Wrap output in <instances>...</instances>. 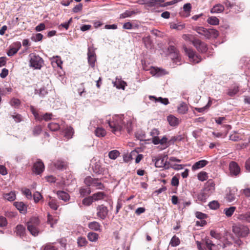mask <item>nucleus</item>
Returning a JSON list of instances; mask_svg holds the SVG:
<instances>
[{"mask_svg": "<svg viewBox=\"0 0 250 250\" xmlns=\"http://www.w3.org/2000/svg\"><path fill=\"white\" fill-rule=\"evenodd\" d=\"M124 115H114L112 117L111 121H108L109 126L111 129V131L115 134L118 135L120 134L123 130L125 121Z\"/></svg>", "mask_w": 250, "mask_h": 250, "instance_id": "nucleus-1", "label": "nucleus"}, {"mask_svg": "<svg viewBox=\"0 0 250 250\" xmlns=\"http://www.w3.org/2000/svg\"><path fill=\"white\" fill-rule=\"evenodd\" d=\"M193 29L206 39L216 38L219 35L218 31L213 28L206 29L201 26H196Z\"/></svg>", "mask_w": 250, "mask_h": 250, "instance_id": "nucleus-2", "label": "nucleus"}, {"mask_svg": "<svg viewBox=\"0 0 250 250\" xmlns=\"http://www.w3.org/2000/svg\"><path fill=\"white\" fill-rule=\"evenodd\" d=\"M40 224V221L38 217H32L27 223V228L30 233L34 236H37L40 233L38 226Z\"/></svg>", "mask_w": 250, "mask_h": 250, "instance_id": "nucleus-3", "label": "nucleus"}, {"mask_svg": "<svg viewBox=\"0 0 250 250\" xmlns=\"http://www.w3.org/2000/svg\"><path fill=\"white\" fill-rule=\"evenodd\" d=\"M30 67L35 69H40L42 66L43 61L39 55L32 53L29 55Z\"/></svg>", "mask_w": 250, "mask_h": 250, "instance_id": "nucleus-4", "label": "nucleus"}, {"mask_svg": "<svg viewBox=\"0 0 250 250\" xmlns=\"http://www.w3.org/2000/svg\"><path fill=\"white\" fill-rule=\"evenodd\" d=\"M182 0H173L171 1L164 3V0H145V3L149 6H160L161 7H166L168 5L175 4Z\"/></svg>", "mask_w": 250, "mask_h": 250, "instance_id": "nucleus-5", "label": "nucleus"}, {"mask_svg": "<svg viewBox=\"0 0 250 250\" xmlns=\"http://www.w3.org/2000/svg\"><path fill=\"white\" fill-rule=\"evenodd\" d=\"M183 48L186 54L188 57L191 62L197 63L201 61V58L192 49L188 48L185 44L183 45Z\"/></svg>", "mask_w": 250, "mask_h": 250, "instance_id": "nucleus-6", "label": "nucleus"}, {"mask_svg": "<svg viewBox=\"0 0 250 250\" xmlns=\"http://www.w3.org/2000/svg\"><path fill=\"white\" fill-rule=\"evenodd\" d=\"M199 250H218V246L213 244L209 239H207L203 243L196 241Z\"/></svg>", "mask_w": 250, "mask_h": 250, "instance_id": "nucleus-7", "label": "nucleus"}, {"mask_svg": "<svg viewBox=\"0 0 250 250\" xmlns=\"http://www.w3.org/2000/svg\"><path fill=\"white\" fill-rule=\"evenodd\" d=\"M232 231L237 236L245 237L248 234L249 229L246 226L237 225L233 226Z\"/></svg>", "mask_w": 250, "mask_h": 250, "instance_id": "nucleus-8", "label": "nucleus"}, {"mask_svg": "<svg viewBox=\"0 0 250 250\" xmlns=\"http://www.w3.org/2000/svg\"><path fill=\"white\" fill-rule=\"evenodd\" d=\"M30 109L35 119L37 121H41L43 120L45 121H48L52 119L53 115L51 113H46L43 115H40L33 106L30 107Z\"/></svg>", "mask_w": 250, "mask_h": 250, "instance_id": "nucleus-9", "label": "nucleus"}, {"mask_svg": "<svg viewBox=\"0 0 250 250\" xmlns=\"http://www.w3.org/2000/svg\"><path fill=\"white\" fill-rule=\"evenodd\" d=\"M97 215L101 219H104L108 214V209L103 205L98 206L97 208Z\"/></svg>", "mask_w": 250, "mask_h": 250, "instance_id": "nucleus-10", "label": "nucleus"}, {"mask_svg": "<svg viewBox=\"0 0 250 250\" xmlns=\"http://www.w3.org/2000/svg\"><path fill=\"white\" fill-rule=\"evenodd\" d=\"M88 61L89 65L94 67L95 62L96 61V57L95 51L92 47H89L87 52Z\"/></svg>", "mask_w": 250, "mask_h": 250, "instance_id": "nucleus-11", "label": "nucleus"}, {"mask_svg": "<svg viewBox=\"0 0 250 250\" xmlns=\"http://www.w3.org/2000/svg\"><path fill=\"white\" fill-rule=\"evenodd\" d=\"M150 73L155 77H161L167 74V72L163 69L160 68L151 67L150 69Z\"/></svg>", "mask_w": 250, "mask_h": 250, "instance_id": "nucleus-12", "label": "nucleus"}, {"mask_svg": "<svg viewBox=\"0 0 250 250\" xmlns=\"http://www.w3.org/2000/svg\"><path fill=\"white\" fill-rule=\"evenodd\" d=\"M203 190L208 195H210L215 190V184L212 180H208L205 185Z\"/></svg>", "mask_w": 250, "mask_h": 250, "instance_id": "nucleus-13", "label": "nucleus"}, {"mask_svg": "<svg viewBox=\"0 0 250 250\" xmlns=\"http://www.w3.org/2000/svg\"><path fill=\"white\" fill-rule=\"evenodd\" d=\"M193 45L197 48V49L202 53L206 52L207 51L208 48L207 44L200 40L197 39L194 41Z\"/></svg>", "mask_w": 250, "mask_h": 250, "instance_id": "nucleus-14", "label": "nucleus"}, {"mask_svg": "<svg viewBox=\"0 0 250 250\" xmlns=\"http://www.w3.org/2000/svg\"><path fill=\"white\" fill-rule=\"evenodd\" d=\"M44 169L43 163L40 160L34 163L33 171L37 174L41 173Z\"/></svg>", "mask_w": 250, "mask_h": 250, "instance_id": "nucleus-15", "label": "nucleus"}, {"mask_svg": "<svg viewBox=\"0 0 250 250\" xmlns=\"http://www.w3.org/2000/svg\"><path fill=\"white\" fill-rule=\"evenodd\" d=\"M112 83L117 88L123 90H125V87L127 85L126 83L122 80V78L120 77H117L115 81L112 82Z\"/></svg>", "mask_w": 250, "mask_h": 250, "instance_id": "nucleus-16", "label": "nucleus"}, {"mask_svg": "<svg viewBox=\"0 0 250 250\" xmlns=\"http://www.w3.org/2000/svg\"><path fill=\"white\" fill-rule=\"evenodd\" d=\"M229 167L230 172L232 175H237L239 173L240 168L236 163L231 162Z\"/></svg>", "mask_w": 250, "mask_h": 250, "instance_id": "nucleus-17", "label": "nucleus"}, {"mask_svg": "<svg viewBox=\"0 0 250 250\" xmlns=\"http://www.w3.org/2000/svg\"><path fill=\"white\" fill-rule=\"evenodd\" d=\"M14 206L21 213L25 214L27 211V206L22 202H16Z\"/></svg>", "mask_w": 250, "mask_h": 250, "instance_id": "nucleus-18", "label": "nucleus"}, {"mask_svg": "<svg viewBox=\"0 0 250 250\" xmlns=\"http://www.w3.org/2000/svg\"><path fill=\"white\" fill-rule=\"evenodd\" d=\"M167 156H159L155 159V165L157 167H163L165 166L166 161L165 160Z\"/></svg>", "mask_w": 250, "mask_h": 250, "instance_id": "nucleus-19", "label": "nucleus"}, {"mask_svg": "<svg viewBox=\"0 0 250 250\" xmlns=\"http://www.w3.org/2000/svg\"><path fill=\"white\" fill-rule=\"evenodd\" d=\"M167 120L171 126H175L179 125L180 120L174 116L170 115L167 116Z\"/></svg>", "mask_w": 250, "mask_h": 250, "instance_id": "nucleus-20", "label": "nucleus"}, {"mask_svg": "<svg viewBox=\"0 0 250 250\" xmlns=\"http://www.w3.org/2000/svg\"><path fill=\"white\" fill-rule=\"evenodd\" d=\"M58 198L64 202H67L70 199L69 195L64 191L59 190L57 192Z\"/></svg>", "mask_w": 250, "mask_h": 250, "instance_id": "nucleus-21", "label": "nucleus"}, {"mask_svg": "<svg viewBox=\"0 0 250 250\" xmlns=\"http://www.w3.org/2000/svg\"><path fill=\"white\" fill-rule=\"evenodd\" d=\"M88 227L90 229L94 231H101L102 230L101 225L99 223L96 221L89 223Z\"/></svg>", "mask_w": 250, "mask_h": 250, "instance_id": "nucleus-22", "label": "nucleus"}, {"mask_svg": "<svg viewBox=\"0 0 250 250\" xmlns=\"http://www.w3.org/2000/svg\"><path fill=\"white\" fill-rule=\"evenodd\" d=\"M224 6L221 4H217L214 5L210 10V13L212 14L220 13L224 11Z\"/></svg>", "mask_w": 250, "mask_h": 250, "instance_id": "nucleus-23", "label": "nucleus"}, {"mask_svg": "<svg viewBox=\"0 0 250 250\" xmlns=\"http://www.w3.org/2000/svg\"><path fill=\"white\" fill-rule=\"evenodd\" d=\"M188 111V105L184 102L181 103L177 107V111L181 114H185Z\"/></svg>", "mask_w": 250, "mask_h": 250, "instance_id": "nucleus-24", "label": "nucleus"}, {"mask_svg": "<svg viewBox=\"0 0 250 250\" xmlns=\"http://www.w3.org/2000/svg\"><path fill=\"white\" fill-rule=\"evenodd\" d=\"M51 63L54 67H58L62 68L61 65L62 63L61 58L58 56L53 57L51 59Z\"/></svg>", "mask_w": 250, "mask_h": 250, "instance_id": "nucleus-25", "label": "nucleus"}, {"mask_svg": "<svg viewBox=\"0 0 250 250\" xmlns=\"http://www.w3.org/2000/svg\"><path fill=\"white\" fill-rule=\"evenodd\" d=\"M88 240L92 242H96L99 238V234L94 232H89L87 234Z\"/></svg>", "mask_w": 250, "mask_h": 250, "instance_id": "nucleus-26", "label": "nucleus"}, {"mask_svg": "<svg viewBox=\"0 0 250 250\" xmlns=\"http://www.w3.org/2000/svg\"><path fill=\"white\" fill-rule=\"evenodd\" d=\"M208 162L206 160H200L197 162H196L193 166H192V169H197L201 168L205 166H206L208 164Z\"/></svg>", "mask_w": 250, "mask_h": 250, "instance_id": "nucleus-27", "label": "nucleus"}, {"mask_svg": "<svg viewBox=\"0 0 250 250\" xmlns=\"http://www.w3.org/2000/svg\"><path fill=\"white\" fill-rule=\"evenodd\" d=\"M167 141V138L166 136H163V137L160 139L158 138H153L152 139V143L154 145H158L161 144L162 145H166Z\"/></svg>", "mask_w": 250, "mask_h": 250, "instance_id": "nucleus-28", "label": "nucleus"}, {"mask_svg": "<svg viewBox=\"0 0 250 250\" xmlns=\"http://www.w3.org/2000/svg\"><path fill=\"white\" fill-rule=\"evenodd\" d=\"M15 232L18 235L22 237L24 235L25 228L23 225H18L16 227Z\"/></svg>", "mask_w": 250, "mask_h": 250, "instance_id": "nucleus-29", "label": "nucleus"}, {"mask_svg": "<svg viewBox=\"0 0 250 250\" xmlns=\"http://www.w3.org/2000/svg\"><path fill=\"white\" fill-rule=\"evenodd\" d=\"M238 219L243 222L250 223V212L240 214L237 217Z\"/></svg>", "mask_w": 250, "mask_h": 250, "instance_id": "nucleus-30", "label": "nucleus"}, {"mask_svg": "<svg viewBox=\"0 0 250 250\" xmlns=\"http://www.w3.org/2000/svg\"><path fill=\"white\" fill-rule=\"evenodd\" d=\"M170 27L172 29H176L177 30H181L185 28V24L180 22H172L170 24Z\"/></svg>", "mask_w": 250, "mask_h": 250, "instance_id": "nucleus-31", "label": "nucleus"}, {"mask_svg": "<svg viewBox=\"0 0 250 250\" xmlns=\"http://www.w3.org/2000/svg\"><path fill=\"white\" fill-rule=\"evenodd\" d=\"M209 196L204 190H201L197 195V199L200 201L205 202Z\"/></svg>", "mask_w": 250, "mask_h": 250, "instance_id": "nucleus-32", "label": "nucleus"}, {"mask_svg": "<svg viewBox=\"0 0 250 250\" xmlns=\"http://www.w3.org/2000/svg\"><path fill=\"white\" fill-rule=\"evenodd\" d=\"M77 243L79 247H85L88 242L85 237L80 236L77 238Z\"/></svg>", "mask_w": 250, "mask_h": 250, "instance_id": "nucleus-33", "label": "nucleus"}, {"mask_svg": "<svg viewBox=\"0 0 250 250\" xmlns=\"http://www.w3.org/2000/svg\"><path fill=\"white\" fill-rule=\"evenodd\" d=\"M235 210V207H230L224 208V213L227 217H229L232 215Z\"/></svg>", "mask_w": 250, "mask_h": 250, "instance_id": "nucleus-34", "label": "nucleus"}, {"mask_svg": "<svg viewBox=\"0 0 250 250\" xmlns=\"http://www.w3.org/2000/svg\"><path fill=\"white\" fill-rule=\"evenodd\" d=\"M227 200L229 202L233 201L235 199V190L234 189L229 190L226 196Z\"/></svg>", "mask_w": 250, "mask_h": 250, "instance_id": "nucleus-35", "label": "nucleus"}, {"mask_svg": "<svg viewBox=\"0 0 250 250\" xmlns=\"http://www.w3.org/2000/svg\"><path fill=\"white\" fill-rule=\"evenodd\" d=\"M74 130L71 126L67 127L64 130V136L67 139H70L72 138L74 134Z\"/></svg>", "mask_w": 250, "mask_h": 250, "instance_id": "nucleus-36", "label": "nucleus"}, {"mask_svg": "<svg viewBox=\"0 0 250 250\" xmlns=\"http://www.w3.org/2000/svg\"><path fill=\"white\" fill-rule=\"evenodd\" d=\"M3 198L8 201H13L16 199L15 192L14 191H11L9 193L4 194L3 195Z\"/></svg>", "mask_w": 250, "mask_h": 250, "instance_id": "nucleus-37", "label": "nucleus"}, {"mask_svg": "<svg viewBox=\"0 0 250 250\" xmlns=\"http://www.w3.org/2000/svg\"><path fill=\"white\" fill-rule=\"evenodd\" d=\"M105 194L103 192H98L95 194H94L92 197L94 200V201L104 199L105 197Z\"/></svg>", "mask_w": 250, "mask_h": 250, "instance_id": "nucleus-38", "label": "nucleus"}, {"mask_svg": "<svg viewBox=\"0 0 250 250\" xmlns=\"http://www.w3.org/2000/svg\"><path fill=\"white\" fill-rule=\"evenodd\" d=\"M95 133L97 137H103L106 135V132L103 127H97L95 130Z\"/></svg>", "mask_w": 250, "mask_h": 250, "instance_id": "nucleus-39", "label": "nucleus"}, {"mask_svg": "<svg viewBox=\"0 0 250 250\" xmlns=\"http://www.w3.org/2000/svg\"><path fill=\"white\" fill-rule=\"evenodd\" d=\"M58 222L57 218H54L49 213L47 214V223L49 224L51 227L53 228L54 225L56 224Z\"/></svg>", "mask_w": 250, "mask_h": 250, "instance_id": "nucleus-40", "label": "nucleus"}, {"mask_svg": "<svg viewBox=\"0 0 250 250\" xmlns=\"http://www.w3.org/2000/svg\"><path fill=\"white\" fill-rule=\"evenodd\" d=\"M207 22L212 25H217L219 23V20L216 17L211 16L208 17Z\"/></svg>", "mask_w": 250, "mask_h": 250, "instance_id": "nucleus-41", "label": "nucleus"}, {"mask_svg": "<svg viewBox=\"0 0 250 250\" xmlns=\"http://www.w3.org/2000/svg\"><path fill=\"white\" fill-rule=\"evenodd\" d=\"M10 116L17 123H20L23 121L22 116L19 113L14 112L11 114Z\"/></svg>", "mask_w": 250, "mask_h": 250, "instance_id": "nucleus-42", "label": "nucleus"}, {"mask_svg": "<svg viewBox=\"0 0 250 250\" xmlns=\"http://www.w3.org/2000/svg\"><path fill=\"white\" fill-rule=\"evenodd\" d=\"M182 38L185 41L191 42L193 44L194 41L197 40L194 38V36L191 34H183Z\"/></svg>", "mask_w": 250, "mask_h": 250, "instance_id": "nucleus-43", "label": "nucleus"}, {"mask_svg": "<svg viewBox=\"0 0 250 250\" xmlns=\"http://www.w3.org/2000/svg\"><path fill=\"white\" fill-rule=\"evenodd\" d=\"M48 206L50 208L54 210H57L59 207L58 202L56 200L51 199L50 198V201L48 202Z\"/></svg>", "mask_w": 250, "mask_h": 250, "instance_id": "nucleus-44", "label": "nucleus"}, {"mask_svg": "<svg viewBox=\"0 0 250 250\" xmlns=\"http://www.w3.org/2000/svg\"><path fill=\"white\" fill-rule=\"evenodd\" d=\"M48 127L52 131H56L60 128V125L56 123H50L48 125Z\"/></svg>", "mask_w": 250, "mask_h": 250, "instance_id": "nucleus-45", "label": "nucleus"}, {"mask_svg": "<svg viewBox=\"0 0 250 250\" xmlns=\"http://www.w3.org/2000/svg\"><path fill=\"white\" fill-rule=\"evenodd\" d=\"M55 167L58 169H62L66 166V163L62 160H57L54 163Z\"/></svg>", "mask_w": 250, "mask_h": 250, "instance_id": "nucleus-46", "label": "nucleus"}, {"mask_svg": "<svg viewBox=\"0 0 250 250\" xmlns=\"http://www.w3.org/2000/svg\"><path fill=\"white\" fill-rule=\"evenodd\" d=\"M149 98L150 100H152V99H154L156 101L160 102L165 105H167L169 103L168 100L167 98H162V97L156 98L155 97H154L153 96H150L149 97Z\"/></svg>", "mask_w": 250, "mask_h": 250, "instance_id": "nucleus-47", "label": "nucleus"}, {"mask_svg": "<svg viewBox=\"0 0 250 250\" xmlns=\"http://www.w3.org/2000/svg\"><path fill=\"white\" fill-rule=\"evenodd\" d=\"M143 42L146 48H148L151 47L152 42L150 40V36L144 37L143 38Z\"/></svg>", "mask_w": 250, "mask_h": 250, "instance_id": "nucleus-48", "label": "nucleus"}, {"mask_svg": "<svg viewBox=\"0 0 250 250\" xmlns=\"http://www.w3.org/2000/svg\"><path fill=\"white\" fill-rule=\"evenodd\" d=\"M180 243V241L179 238L176 236H174L171 238L169 245H171V247H176L178 246Z\"/></svg>", "mask_w": 250, "mask_h": 250, "instance_id": "nucleus-49", "label": "nucleus"}, {"mask_svg": "<svg viewBox=\"0 0 250 250\" xmlns=\"http://www.w3.org/2000/svg\"><path fill=\"white\" fill-rule=\"evenodd\" d=\"M119 155L120 152L117 150H113L108 153L109 157L112 160H115Z\"/></svg>", "mask_w": 250, "mask_h": 250, "instance_id": "nucleus-50", "label": "nucleus"}, {"mask_svg": "<svg viewBox=\"0 0 250 250\" xmlns=\"http://www.w3.org/2000/svg\"><path fill=\"white\" fill-rule=\"evenodd\" d=\"M135 14V12L134 11L126 10L120 15V18L121 19H124L125 18L130 17Z\"/></svg>", "mask_w": 250, "mask_h": 250, "instance_id": "nucleus-51", "label": "nucleus"}, {"mask_svg": "<svg viewBox=\"0 0 250 250\" xmlns=\"http://www.w3.org/2000/svg\"><path fill=\"white\" fill-rule=\"evenodd\" d=\"M183 9L186 14V17L189 16V13L191 9V5L190 3H188L184 4L183 6Z\"/></svg>", "mask_w": 250, "mask_h": 250, "instance_id": "nucleus-52", "label": "nucleus"}, {"mask_svg": "<svg viewBox=\"0 0 250 250\" xmlns=\"http://www.w3.org/2000/svg\"><path fill=\"white\" fill-rule=\"evenodd\" d=\"M93 169L95 173H101L103 171V168L99 162L95 163V165L93 166Z\"/></svg>", "mask_w": 250, "mask_h": 250, "instance_id": "nucleus-53", "label": "nucleus"}, {"mask_svg": "<svg viewBox=\"0 0 250 250\" xmlns=\"http://www.w3.org/2000/svg\"><path fill=\"white\" fill-rule=\"evenodd\" d=\"M208 178V174L207 172L202 171L198 174V178L201 181H204Z\"/></svg>", "mask_w": 250, "mask_h": 250, "instance_id": "nucleus-54", "label": "nucleus"}, {"mask_svg": "<svg viewBox=\"0 0 250 250\" xmlns=\"http://www.w3.org/2000/svg\"><path fill=\"white\" fill-rule=\"evenodd\" d=\"M21 191L23 194L24 195L27 199H31L32 198V193L30 189L25 188L22 189Z\"/></svg>", "mask_w": 250, "mask_h": 250, "instance_id": "nucleus-55", "label": "nucleus"}, {"mask_svg": "<svg viewBox=\"0 0 250 250\" xmlns=\"http://www.w3.org/2000/svg\"><path fill=\"white\" fill-rule=\"evenodd\" d=\"M211 104V101L210 100H209L208 102V103L207 104L205 105V106L201 108H198L196 107L195 109L198 112H204L206 109H208L209 107Z\"/></svg>", "mask_w": 250, "mask_h": 250, "instance_id": "nucleus-56", "label": "nucleus"}, {"mask_svg": "<svg viewBox=\"0 0 250 250\" xmlns=\"http://www.w3.org/2000/svg\"><path fill=\"white\" fill-rule=\"evenodd\" d=\"M135 137L136 138L140 140V141H143L145 140L146 139V135L145 134L142 132V131H137L135 133Z\"/></svg>", "mask_w": 250, "mask_h": 250, "instance_id": "nucleus-57", "label": "nucleus"}, {"mask_svg": "<svg viewBox=\"0 0 250 250\" xmlns=\"http://www.w3.org/2000/svg\"><path fill=\"white\" fill-rule=\"evenodd\" d=\"M238 87L237 86H233L232 88L230 89L228 92V94L230 96H234L235 94H236V93L238 92Z\"/></svg>", "mask_w": 250, "mask_h": 250, "instance_id": "nucleus-58", "label": "nucleus"}, {"mask_svg": "<svg viewBox=\"0 0 250 250\" xmlns=\"http://www.w3.org/2000/svg\"><path fill=\"white\" fill-rule=\"evenodd\" d=\"M94 201L92 196H89L87 198H85L83 200V204L85 206H90Z\"/></svg>", "mask_w": 250, "mask_h": 250, "instance_id": "nucleus-59", "label": "nucleus"}, {"mask_svg": "<svg viewBox=\"0 0 250 250\" xmlns=\"http://www.w3.org/2000/svg\"><path fill=\"white\" fill-rule=\"evenodd\" d=\"M208 206L212 209H216L219 207V204L216 201H213L209 203Z\"/></svg>", "mask_w": 250, "mask_h": 250, "instance_id": "nucleus-60", "label": "nucleus"}, {"mask_svg": "<svg viewBox=\"0 0 250 250\" xmlns=\"http://www.w3.org/2000/svg\"><path fill=\"white\" fill-rule=\"evenodd\" d=\"M232 10L235 12H239L242 11L244 9V6L242 4H234L232 6Z\"/></svg>", "mask_w": 250, "mask_h": 250, "instance_id": "nucleus-61", "label": "nucleus"}, {"mask_svg": "<svg viewBox=\"0 0 250 250\" xmlns=\"http://www.w3.org/2000/svg\"><path fill=\"white\" fill-rule=\"evenodd\" d=\"M91 192L90 188H81L80 189V193L82 196H84L86 195H88Z\"/></svg>", "mask_w": 250, "mask_h": 250, "instance_id": "nucleus-62", "label": "nucleus"}, {"mask_svg": "<svg viewBox=\"0 0 250 250\" xmlns=\"http://www.w3.org/2000/svg\"><path fill=\"white\" fill-rule=\"evenodd\" d=\"M92 187H95L97 189H102L104 187L102 184L97 179H95Z\"/></svg>", "mask_w": 250, "mask_h": 250, "instance_id": "nucleus-63", "label": "nucleus"}, {"mask_svg": "<svg viewBox=\"0 0 250 250\" xmlns=\"http://www.w3.org/2000/svg\"><path fill=\"white\" fill-rule=\"evenodd\" d=\"M42 131V128L41 125L35 126L33 130V133L34 135H39Z\"/></svg>", "mask_w": 250, "mask_h": 250, "instance_id": "nucleus-64", "label": "nucleus"}]
</instances>
